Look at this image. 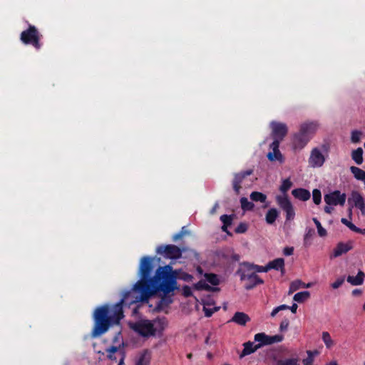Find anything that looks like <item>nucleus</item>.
<instances>
[{"label": "nucleus", "instance_id": "obj_1", "mask_svg": "<svg viewBox=\"0 0 365 365\" xmlns=\"http://www.w3.org/2000/svg\"><path fill=\"white\" fill-rule=\"evenodd\" d=\"M153 269V258L144 256L140 259L139 272L140 279L133 287V292L127 291L122 299L115 304H103L98 307L93 313L94 324L91 331L92 337H98L106 333L110 327L120 325L124 317L123 305L125 301L133 294L144 293L146 298L152 292L159 289L172 290L175 282L173 274L180 272V269H173L170 264L159 267L153 277L150 275Z\"/></svg>", "mask_w": 365, "mask_h": 365}, {"label": "nucleus", "instance_id": "obj_2", "mask_svg": "<svg viewBox=\"0 0 365 365\" xmlns=\"http://www.w3.org/2000/svg\"><path fill=\"white\" fill-rule=\"evenodd\" d=\"M179 272H176L173 274L175 276V282L173 284V289L170 291H166L164 289H159L156 290L155 292H152L150 294H149V296L148 297H144V293L142 292L139 294V295L135 297V299H132L130 303H135L137 302H148L150 297L162 292L160 299L156 305V309L158 311H161L164 309L165 308L168 307L170 304H171L173 302V294H169L170 292H173L175 290L178 289V287L177 286V279L178 277Z\"/></svg>", "mask_w": 365, "mask_h": 365}, {"label": "nucleus", "instance_id": "obj_3", "mask_svg": "<svg viewBox=\"0 0 365 365\" xmlns=\"http://www.w3.org/2000/svg\"><path fill=\"white\" fill-rule=\"evenodd\" d=\"M41 38L42 35L37 28L31 24L20 34V40L24 44L31 45L36 50H40L42 47Z\"/></svg>", "mask_w": 365, "mask_h": 365}, {"label": "nucleus", "instance_id": "obj_4", "mask_svg": "<svg viewBox=\"0 0 365 365\" xmlns=\"http://www.w3.org/2000/svg\"><path fill=\"white\" fill-rule=\"evenodd\" d=\"M129 327L142 336H153L156 329L153 324L148 319H142L136 322L129 323Z\"/></svg>", "mask_w": 365, "mask_h": 365}, {"label": "nucleus", "instance_id": "obj_5", "mask_svg": "<svg viewBox=\"0 0 365 365\" xmlns=\"http://www.w3.org/2000/svg\"><path fill=\"white\" fill-rule=\"evenodd\" d=\"M240 276V280L245 282L244 287L246 290L254 289L258 284H264V280L262 279L256 273L248 272L247 268L243 271H238Z\"/></svg>", "mask_w": 365, "mask_h": 365}, {"label": "nucleus", "instance_id": "obj_6", "mask_svg": "<svg viewBox=\"0 0 365 365\" xmlns=\"http://www.w3.org/2000/svg\"><path fill=\"white\" fill-rule=\"evenodd\" d=\"M156 252L165 258L178 259L181 257L182 250L174 245H161L157 247Z\"/></svg>", "mask_w": 365, "mask_h": 365}, {"label": "nucleus", "instance_id": "obj_7", "mask_svg": "<svg viewBox=\"0 0 365 365\" xmlns=\"http://www.w3.org/2000/svg\"><path fill=\"white\" fill-rule=\"evenodd\" d=\"M276 202L279 207L286 213V220L289 221L294 218L295 212L293 205L287 195H277Z\"/></svg>", "mask_w": 365, "mask_h": 365}, {"label": "nucleus", "instance_id": "obj_8", "mask_svg": "<svg viewBox=\"0 0 365 365\" xmlns=\"http://www.w3.org/2000/svg\"><path fill=\"white\" fill-rule=\"evenodd\" d=\"M324 199L328 205L344 206L346 202V195L345 193H341L339 190H334L324 195Z\"/></svg>", "mask_w": 365, "mask_h": 365}, {"label": "nucleus", "instance_id": "obj_9", "mask_svg": "<svg viewBox=\"0 0 365 365\" xmlns=\"http://www.w3.org/2000/svg\"><path fill=\"white\" fill-rule=\"evenodd\" d=\"M308 162L312 168H320L325 162V157L318 148H314L311 151Z\"/></svg>", "mask_w": 365, "mask_h": 365}, {"label": "nucleus", "instance_id": "obj_10", "mask_svg": "<svg viewBox=\"0 0 365 365\" xmlns=\"http://www.w3.org/2000/svg\"><path fill=\"white\" fill-rule=\"evenodd\" d=\"M272 135L273 138L282 140L288 132L287 126L285 123L273 121L271 123Z\"/></svg>", "mask_w": 365, "mask_h": 365}, {"label": "nucleus", "instance_id": "obj_11", "mask_svg": "<svg viewBox=\"0 0 365 365\" xmlns=\"http://www.w3.org/2000/svg\"><path fill=\"white\" fill-rule=\"evenodd\" d=\"M253 173L252 170H247L245 171H242L234 175V178L232 180V187L236 193V195H239L240 189L242 187L241 184L246 177L252 175Z\"/></svg>", "mask_w": 365, "mask_h": 365}, {"label": "nucleus", "instance_id": "obj_12", "mask_svg": "<svg viewBox=\"0 0 365 365\" xmlns=\"http://www.w3.org/2000/svg\"><path fill=\"white\" fill-rule=\"evenodd\" d=\"M310 140L306 137L301 131L294 134L293 138V146L295 149L303 148Z\"/></svg>", "mask_w": 365, "mask_h": 365}, {"label": "nucleus", "instance_id": "obj_13", "mask_svg": "<svg viewBox=\"0 0 365 365\" xmlns=\"http://www.w3.org/2000/svg\"><path fill=\"white\" fill-rule=\"evenodd\" d=\"M352 249L351 242L347 243L339 242L334 248L331 257H337L343 254L348 252Z\"/></svg>", "mask_w": 365, "mask_h": 365}, {"label": "nucleus", "instance_id": "obj_14", "mask_svg": "<svg viewBox=\"0 0 365 365\" xmlns=\"http://www.w3.org/2000/svg\"><path fill=\"white\" fill-rule=\"evenodd\" d=\"M317 129L316 123H305L301 125L299 131L310 140Z\"/></svg>", "mask_w": 365, "mask_h": 365}, {"label": "nucleus", "instance_id": "obj_15", "mask_svg": "<svg viewBox=\"0 0 365 365\" xmlns=\"http://www.w3.org/2000/svg\"><path fill=\"white\" fill-rule=\"evenodd\" d=\"M250 321V317L245 312H237L230 322H235L240 326H245Z\"/></svg>", "mask_w": 365, "mask_h": 365}, {"label": "nucleus", "instance_id": "obj_16", "mask_svg": "<svg viewBox=\"0 0 365 365\" xmlns=\"http://www.w3.org/2000/svg\"><path fill=\"white\" fill-rule=\"evenodd\" d=\"M269 270L274 269L277 271H280L282 274L285 272L284 268V259L283 258H277L272 261H270L267 263Z\"/></svg>", "mask_w": 365, "mask_h": 365}, {"label": "nucleus", "instance_id": "obj_17", "mask_svg": "<svg viewBox=\"0 0 365 365\" xmlns=\"http://www.w3.org/2000/svg\"><path fill=\"white\" fill-rule=\"evenodd\" d=\"M292 194L296 199H298L302 201H307L311 197L310 192L304 188L294 189L292 191Z\"/></svg>", "mask_w": 365, "mask_h": 365}, {"label": "nucleus", "instance_id": "obj_18", "mask_svg": "<svg viewBox=\"0 0 365 365\" xmlns=\"http://www.w3.org/2000/svg\"><path fill=\"white\" fill-rule=\"evenodd\" d=\"M364 272L361 270H359L356 277L349 275L346 278V281L353 286H358L364 283Z\"/></svg>", "mask_w": 365, "mask_h": 365}, {"label": "nucleus", "instance_id": "obj_19", "mask_svg": "<svg viewBox=\"0 0 365 365\" xmlns=\"http://www.w3.org/2000/svg\"><path fill=\"white\" fill-rule=\"evenodd\" d=\"M244 267L245 268H247L248 272H253L255 273L256 272H267L269 271L268 264H267L266 266H259L257 264H252L250 262H245Z\"/></svg>", "mask_w": 365, "mask_h": 365}, {"label": "nucleus", "instance_id": "obj_20", "mask_svg": "<svg viewBox=\"0 0 365 365\" xmlns=\"http://www.w3.org/2000/svg\"><path fill=\"white\" fill-rule=\"evenodd\" d=\"M255 341H257L258 344L257 345V348L259 349L263 346L269 345L268 344V335L266 334L261 332L257 333L255 335Z\"/></svg>", "mask_w": 365, "mask_h": 365}, {"label": "nucleus", "instance_id": "obj_21", "mask_svg": "<svg viewBox=\"0 0 365 365\" xmlns=\"http://www.w3.org/2000/svg\"><path fill=\"white\" fill-rule=\"evenodd\" d=\"M279 215V212L276 208H270L265 215V220L267 224L272 225Z\"/></svg>", "mask_w": 365, "mask_h": 365}, {"label": "nucleus", "instance_id": "obj_22", "mask_svg": "<svg viewBox=\"0 0 365 365\" xmlns=\"http://www.w3.org/2000/svg\"><path fill=\"white\" fill-rule=\"evenodd\" d=\"M243 346H244V349H243L242 354H241L242 356L251 354L254 353L255 351H256L257 349H259L258 348H257L256 344H254L253 342L250 341L247 342H245L243 344Z\"/></svg>", "mask_w": 365, "mask_h": 365}, {"label": "nucleus", "instance_id": "obj_23", "mask_svg": "<svg viewBox=\"0 0 365 365\" xmlns=\"http://www.w3.org/2000/svg\"><path fill=\"white\" fill-rule=\"evenodd\" d=\"M194 287L197 290H206V291H216L219 288H214L210 287L205 280H200L194 284Z\"/></svg>", "mask_w": 365, "mask_h": 365}, {"label": "nucleus", "instance_id": "obj_24", "mask_svg": "<svg viewBox=\"0 0 365 365\" xmlns=\"http://www.w3.org/2000/svg\"><path fill=\"white\" fill-rule=\"evenodd\" d=\"M351 158L357 164L361 165L363 163V150L361 148H358L351 153Z\"/></svg>", "mask_w": 365, "mask_h": 365}, {"label": "nucleus", "instance_id": "obj_25", "mask_svg": "<svg viewBox=\"0 0 365 365\" xmlns=\"http://www.w3.org/2000/svg\"><path fill=\"white\" fill-rule=\"evenodd\" d=\"M363 201H364V199L361 196V195L356 192L354 191L351 192V197L348 199V202L351 203L353 202V204L355 207L359 205L360 203H361Z\"/></svg>", "mask_w": 365, "mask_h": 365}, {"label": "nucleus", "instance_id": "obj_26", "mask_svg": "<svg viewBox=\"0 0 365 365\" xmlns=\"http://www.w3.org/2000/svg\"><path fill=\"white\" fill-rule=\"evenodd\" d=\"M350 170L356 179L359 180H365L364 170L356 166H351L350 168Z\"/></svg>", "mask_w": 365, "mask_h": 365}, {"label": "nucleus", "instance_id": "obj_27", "mask_svg": "<svg viewBox=\"0 0 365 365\" xmlns=\"http://www.w3.org/2000/svg\"><path fill=\"white\" fill-rule=\"evenodd\" d=\"M310 297V293L308 291H304L297 292L294 294L293 299L298 302V303H302L307 299H309Z\"/></svg>", "mask_w": 365, "mask_h": 365}, {"label": "nucleus", "instance_id": "obj_28", "mask_svg": "<svg viewBox=\"0 0 365 365\" xmlns=\"http://www.w3.org/2000/svg\"><path fill=\"white\" fill-rule=\"evenodd\" d=\"M250 198L255 202H264L267 200V195L262 192L255 191L250 194Z\"/></svg>", "mask_w": 365, "mask_h": 365}, {"label": "nucleus", "instance_id": "obj_29", "mask_svg": "<svg viewBox=\"0 0 365 365\" xmlns=\"http://www.w3.org/2000/svg\"><path fill=\"white\" fill-rule=\"evenodd\" d=\"M240 204L241 207L244 211L252 210L255 207L254 203L251 201H249L245 197H242L240 199Z\"/></svg>", "mask_w": 365, "mask_h": 365}, {"label": "nucleus", "instance_id": "obj_30", "mask_svg": "<svg viewBox=\"0 0 365 365\" xmlns=\"http://www.w3.org/2000/svg\"><path fill=\"white\" fill-rule=\"evenodd\" d=\"M275 365H299L297 358H288L285 359H279Z\"/></svg>", "mask_w": 365, "mask_h": 365}, {"label": "nucleus", "instance_id": "obj_31", "mask_svg": "<svg viewBox=\"0 0 365 365\" xmlns=\"http://www.w3.org/2000/svg\"><path fill=\"white\" fill-rule=\"evenodd\" d=\"M205 278L207 282L210 283L213 286H217L220 284L218 276L214 273H206Z\"/></svg>", "mask_w": 365, "mask_h": 365}, {"label": "nucleus", "instance_id": "obj_32", "mask_svg": "<svg viewBox=\"0 0 365 365\" xmlns=\"http://www.w3.org/2000/svg\"><path fill=\"white\" fill-rule=\"evenodd\" d=\"M305 287V284L304 282H302L301 280L293 281L290 284L289 293V294L292 293V292L297 291V289H299L302 287Z\"/></svg>", "mask_w": 365, "mask_h": 365}, {"label": "nucleus", "instance_id": "obj_33", "mask_svg": "<svg viewBox=\"0 0 365 365\" xmlns=\"http://www.w3.org/2000/svg\"><path fill=\"white\" fill-rule=\"evenodd\" d=\"M267 158L270 161H274V160H279L280 162L283 161V157H282V155L281 152L279 151V150H278V151H273L272 153L269 152L267 154Z\"/></svg>", "mask_w": 365, "mask_h": 365}, {"label": "nucleus", "instance_id": "obj_34", "mask_svg": "<svg viewBox=\"0 0 365 365\" xmlns=\"http://www.w3.org/2000/svg\"><path fill=\"white\" fill-rule=\"evenodd\" d=\"M292 186V182H291L290 179L287 178L282 181V183L279 187V190L284 195H287V192L291 188Z\"/></svg>", "mask_w": 365, "mask_h": 365}, {"label": "nucleus", "instance_id": "obj_35", "mask_svg": "<svg viewBox=\"0 0 365 365\" xmlns=\"http://www.w3.org/2000/svg\"><path fill=\"white\" fill-rule=\"evenodd\" d=\"M312 220L317 228L319 235L320 237H325L327 235V230L322 226L321 222L316 217H314Z\"/></svg>", "mask_w": 365, "mask_h": 365}, {"label": "nucleus", "instance_id": "obj_36", "mask_svg": "<svg viewBox=\"0 0 365 365\" xmlns=\"http://www.w3.org/2000/svg\"><path fill=\"white\" fill-rule=\"evenodd\" d=\"M233 217L234 215H222L220 216V220L222 222L223 225L229 227L232 225Z\"/></svg>", "mask_w": 365, "mask_h": 365}, {"label": "nucleus", "instance_id": "obj_37", "mask_svg": "<svg viewBox=\"0 0 365 365\" xmlns=\"http://www.w3.org/2000/svg\"><path fill=\"white\" fill-rule=\"evenodd\" d=\"M322 340L327 348H330L333 346V341L327 331L322 333Z\"/></svg>", "mask_w": 365, "mask_h": 365}, {"label": "nucleus", "instance_id": "obj_38", "mask_svg": "<svg viewBox=\"0 0 365 365\" xmlns=\"http://www.w3.org/2000/svg\"><path fill=\"white\" fill-rule=\"evenodd\" d=\"M313 202L316 205H319L322 201V193L319 189H314L312 191Z\"/></svg>", "mask_w": 365, "mask_h": 365}, {"label": "nucleus", "instance_id": "obj_39", "mask_svg": "<svg viewBox=\"0 0 365 365\" xmlns=\"http://www.w3.org/2000/svg\"><path fill=\"white\" fill-rule=\"evenodd\" d=\"M314 354H317V351H314ZM308 356L302 360L304 365H312L314 362V352L312 351H307Z\"/></svg>", "mask_w": 365, "mask_h": 365}, {"label": "nucleus", "instance_id": "obj_40", "mask_svg": "<svg viewBox=\"0 0 365 365\" xmlns=\"http://www.w3.org/2000/svg\"><path fill=\"white\" fill-rule=\"evenodd\" d=\"M341 222L342 224L347 226L353 232H356L360 230L359 227H356L355 225H354L351 222L349 221L346 218H341Z\"/></svg>", "mask_w": 365, "mask_h": 365}, {"label": "nucleus", "instance_id": "obj_41", "mask_svg": "<svg viewBox=\"0 0 365 365\" xmlns=\"http://www.w3.org/2000/svg\"><path fill=\"white\" fill-rule=\"evenodd\" d=\"M284 339V336L280 334H277L274 336H268V344H272L274 343L281 342Z\"/></svg>", "mask_w": 365, "mask_h": 365}, {"label": "nucleus", "instance_id": "obj_42", "mask_svg": "<svg viewBox=\"0 0 365 365\" xmlns=\"http://www.w3.org/2000/svg\"><path fill=\"white\" fill-rule=\"evenodd\" d=\"M361 134H362L361 132H360L359 130H353L351 132V142L354 143H359L360 141V138H361Z\"/></svg>", "mask_w": 365, "mask_h": 365}, {"label": "nucleus", "instance_id": "obj_43", "mask_svg": "<svg viewBox=\"0 0 365 365\" xmlns=\"http://www.w3.org/2000/svg\"><path fill=\"white\" fill-rule=\"evenodd\" d=\"M219 307H215L212 309L207 308L205 306L203 307V311L205 312V315L207 317H210L215 312L219 310Z\"/></svg>", "mask_w": 365, "mask_h": 365}, {"label": "nucleus", "instance_id": "obj_44", "mask_svg": "<svg viewBox=\"0 0 365 365\" xmlns=\"http://www.w3.org/2000/svg\"><path fill=\"white\" fill-rule=\"evenodd\" d=\"M247 230V225L246 223L240 222L238 226L235 228V232L236 233H245Z\"/></svg>", "mask_w": 365, "mask_h": 365}, {"label": "nucleus", "instance_id": "obj_45", "mask_svg": "<svg viewBox=\"0 0 365 365\" xmlns=\"http://www.w3.org/2000/svg\"><path fill=\"white\" fill-rule=\"evenodd\" d=\"M182 294L185 297H191L192 295V292L191 290V288L189 286H187V285L183 286V287H182Z\"/></svg>", "mask_w": 365, "mask_h": 365}, {"label": "nucleus", "instance_id": "obj_46", "mask_svg": "<svg viewBox=\"0 0 365 365\" xmlns=\"http://www.w3.org/2000/svg\"><path fill=\"white\" fill-rule=\"evenodd\" d=\"M281 141V140L274 138V141L270 145V148L273 151H278V150H279V147Z\"/></svg>", "mask_w": 365, "mask_h": 365}, {"label": "nucleus", "instance_id": "obj_47", "mask_svg": "<svg viewBox=\"0 0 365 365\" xmlns=\"http://www.w3.org/2000/svg\"><path fill=\"white\" fill-rule=\"evenodd\" d=\"M289 324V321L288 319H284L279 325V329L280 331H285L287 329Z\"/></svg>", "mask_w": 365, "mask_h": 365}, {"label": "nucleus", "instance_id": "obj_48", "mask_svg": "<svg viewBox=\"0 0 365 365\" xmlns=\"http://www.w3.org/2000/svg\"><path fill=\"white\" fill-rule=\"evenodd\" d=\"M344 282V279L343 277L337 279L334 282L331 284V287L333 289H337L342 285Z\"/></svg>", "mask_w": 365, "mask_h": 365}, {"label": "nucleus", "instance_id": "obj_49", "mask_svg": "<svg viewBox=\"0 0 365 365\" xmlns=\"http://www.w3.org/2000/svg\"><path fill=\"white\" fill-rule=\"evenodd\" d=\"M294 253V247H285L283 250V254L285 256H290Z\"/></svg>", "mask_w": 365, "mask_h": 365}, {"label": "nucleus", "instance_id": "obj_50", "mask_svg": "<svg viewBox=\"0 0 365 365\" xmlns=\"http://www.w3.org/2000/svg\"><path fill=\"white\" fill-rule=\"evenodd\" d=\"M120 346H111L109 348L106 349V351L107 353L115 354L120 349Z\"/></svg>", "mask_w": 365, "mask_h": 365}, {"label": "nucleus", "instance_id": "obj_51", "mask_svg": "<svg viewBox=\"0 0 365 365\" xmlns=\"http://www.w3.org/2000/svg\"><path fill=\"white\" fill-rule=\"evenodd\" d=\"M356 207L358 208L361 211V213L362 215L365 216V202L364 201H363L361 203H360Z\"/></svg>", "mask_w": 365, "mask_h": 365}, {"label": "nucleus", "instance_id": "obj_52", "mask_svg": "<svg viewBox=\"0 0 365 365\" xmlns=\"http://www.w3.org/2000/svg\"><path fill=\"white\" fill-rule=\"evenodd\" d=\"M182 237V234L179 232L173 236L172 240L173 242H177L178 240H180Z\"/></svg>", "mask_w": 365, "mask_h": 365}, {"label": "nucleus", "instance_id": "obj_53", "mask_svg": "<svg viewBox=\"0 0 365 365\" xmlns=\"http://www.w3.org/2000/svg\"><path fill=\"white\" fill-rule=\"evenodd\" d=\"M136 365H147V363H145V355L140 356L136 363Z\"/></svg>", "mask_w": 365, "mask_h": 365}, {"label": "nucleus", "instance_id": "obj_54", "mask_svg": "<svg viewBox=\"0 0 365 365\" xmlns=\"http://www.w3.org/2000/svg\"><path fill=\"white\" fill-rule=\"evenodd\" d=\"M182 279L185 281L189 282L192 279V276L190 274L184 273Z\"/></svg>", "mask_w": 365, "mask_h": 365}, {"label": "nucleus", "instance_id": "obj_55", "mask_svg": "<svg viewBox=\"0 0 365 365\" xmlns=\"http://www.w3.org/2000/svg\"><path fill=\"white\" fill-rule=\"evenodd\" d=\"M331 206L332 205H328L327 206H325L324 208V212L327 214H331L334 210Z\"/></svg>", "mask_w": 365, "mask_h": 365}, {"label": "nucleus", "instance_id": "obj_56", "mask_svg": "<svg viewBox=\"0 0 365 365\" xmlns=\"http://www.w3.org/2000/svg\"><path fill=\"white\" fill-rule=\"evenodd\" d=\"M361 293H362V292H361V289H354V290L352 291V295H353V296H355V297H356V296H359V295L361 294Z\"/></svg>", "mask_w": 365, "mask_h": 365}, {"label": "nucleus", "instance_id": "obj_57", "mask_svg": "<svg viewBox=\"0 0 365 365\" xmlns=\"http://www.w3.org/2000/svg\"><path fill=\"white\" fill-rule=\"evenodd\" d=\"M297 304L294 303L291 307H289V309L292 313H296L297 309Z\"/></svg>", "mask_w": 365, "mask_h": 365}, {"label": "nucleus", "instance_id": "obj_58", "mask_svg": "<svg viewBox=\"0 0 365 365\" xmlns=\"http://www.w3.org/2000/svg\"><path fill=\"white\" fill-rule=\"evenodd\" d=\"M180 232L182 234V237H184L185 235H188V234H189V232H188V230H187V229H186V227H185V226H184V227H182L181 228V230L180 231Z\"/></svg>", "mask_w": 365, "mask_h": 365}, {"label": "nucleus", "instance_id": "obj_59", "mask_svg": "<svg viewBox=\"0 0 365 365\" xmlns=\"http://www.w3.org/2000/svg\"><path fill=\"white\" fill-rule=\"evenodd\" d=\"M279 312H280L279 308L277 307H275L274 309H273V310L271 312V317H275Z\"/></svg>", "mask_w": 365, "mask_h": 365}, {"label": "nucleus", "instance_id": "obj_60", "mask_svg": "<svg viewBox=\"0 0 365 365\" xmlns=\"http://www.w3.org/2000/svg\"><path fill=\"white\" fill-rule=\"evenodd\" d=\"M277 307L279 308V311L287 310V309H289V307L286 304H282V305L278 306Z\"/></svg>", "mask_w": 365, "mask_h": 365}, {"label": "nucleus", "instance_id": "obj_61", "mask_svg": "<svg viewBox=\"0 0 365 365\" xmlns=\"http://www.w3.org/2000/svg\"><path fill=\"white\" fill-rule=\"evenodd\" d=\"M222 230L225 232H226L229 235H232V233L230 232L227 230V226L223 225L222 226Z\"/></svg>", "mask_w": 365, "mask_h": 365}, {"label": "nucleus", "instance_id": "obj_62", "mask_svg": "<svg viewBox=\"0 0 365 365\" xmlns=\"http://www.w3.org/2000/svg\"><path fill=\"white\" fill-rule=\"evenodd\" d=\"M108 359L110 360H115L116 357L114 356V354L108 353L107 355Z\"/></svg>", "mask_w": 365, "mask_h": 365}, {"label": "nucleus", "instance_id": "obj_63", "mask_svg": "<svg viewBox=\"0 0 365 365\" xmlns=\"http://www.w3.org/2000/svg\"><path fill=\"white\" fill-rule=\"evenodd\" d=\"M120 334V331L118 332V333L116 334V335L113 337V343H115V342H117V341H118V337H119Z\"/></svg>", "mask_w": 365, "mask_h": 365}, {"label": "nucleus", "instance_id": "obj_64", "mask_svg": "<svg viewBox=\"0 0 365 365\" xmlns=\"http://www.w3.org/2000/svg\"><path fill=\"white\" fill-rule=\"evenodd\" d=\"M327 365H338V364L336 361H332L328 363Z\"/></svg>", "mask_w": 365, "mask_h": 365}]
</instances>
